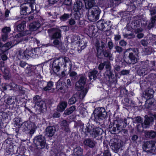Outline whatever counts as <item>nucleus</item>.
I'll use <instances>...</instances> for the list:
<instances>
[{"label":"nucleus","instance_id":"obj_1","mask_svg":"<svg viewBox=\"0 0 156 156\" xmlns=\"http://www.w3.org/2000/svg\"><path fill=\"white\" fill-rule=\"evenodd\" d=\"M69 65V71H70L71 69V63L69 58L66 57H62L59 58L55 60L52 64V68L53 71L55 73L58 72L61 66L62 65L65 67L67 66V64Z\"/></svg>","mask_w":156,"mask_h":156},{"label":"nucleus","instance_id":"obj_2","mask_svg":"<svg viewBox=\"0 0 156 156\" xmlns=\"http://www.w3.org/2000/svg\"><path fill=\"white\" fill-rule=\"evenodd\" d=\"M86 9H87L86 15L90 21L94 22L99 19L100 11L98 7Z\"/></svg>","mask_w":156,"mask_h":156},{"label":"nucleus","instance_id":"obj_3","mask_svg":"<svg viewBox=\"0 0 156 156\" xmlns=\"http://www.w3.org/2000/svg\"><path fill=\"white\" fill-rule=\"evenodd\" d=\"M20 14L22 15H26L33 12L36 9L35 4L24 3L20 6Z\"/></svg>","mask_w":156,"mask_h":156},{"label":"nucleus","instance_id":"obj_4","mask_svg":"<svg viewBox=\"0 0 156 156\" xmlns=\"http://www.w3.org/2000/svg\"><path fill=\"white\" fill-rule=\"evenodd\" d=\"M95 120L96 121L102 120L105 119L107 115L105 109L102 107L96 108L94 112Z\"/></svg>","mask_w":156,"mask_h":156},{"label":"nucleus","instance_id":"obj_5","mask_svg":"<svg viewBox=\"0 0 156 156\" xmlns=\"http://www.w3.org/2000/svg\"><path fill=\"white\" fill-rule=\"evenodd\" d=\"M121 123H111L109 125V130L112 133H114L116 131L118 132L122 130V132L124 134H126L127 133L128 131L126 129H122V125Z\"/></svg>","mask_w":156,"mask_h":156},{"label":"nucleus","instance_id":"obj_6","mask_svg":"<svg viewBox=\"0 0 156 156\" xmlns=\"http://www.w3.org/2000/svg\"><path fill=\"white\" fill-rule=\"evenodd\" d=\"M143 150L147 152L153 153L155 152L156 149L155 143L152 141H147L143 145Z\"/></svg>","mask_w":156,"mask_h":156},{"label":"nucleus","instance_id":"obj_7","mask_svg":"<svg viewBox=\"0 0 156 156\" xmlns=\"http://www.w3.org/2000/svg\"><path fill=\"white\" fill-rule=\"evenodd\" d=\"M110 144L112 150L115 153L117 152L122 146L121 140L115 138L110 140Z\"/></svg>","mask_w":156,"mask_h":156},{"label":"nucleus","instance_id":"obj_8","mask_svg":"<svg viewBox=\"0 0 156 156\" xmlns=\"http://www.w3.org/2000/svg\"><path fill=\"white\" fill-rule=\"evenodd\" d=\"M34 142L38 148H43L44 147L45 141L44 136L41 135H38L34 139Z\"/></svg>","mask_w":156,"mask_h":156},{"label":"nucleus","instance_id":"obj_9","mask_svg":"<svg viewBox=\"0 0 156 156\" xmlns=\"http://www.w3.org/2000/svg\"><path fill=\"white\" fill-rule=\"evenodd\" d=\"M140 65L144 66L147 71L149 73L152 70H154L155 68V63L154 61L150 62L148 60L145 62H141Z\"/></svg>","mask_w":156,"mask_h":156},{"label":"nucleus","instance_id":"obj_10","mask_svg":"<svg viewBox=\"0 0 156 156\" xmlns=\"http://www.w3.org/2000/svg\"><path fill=\"white\" fill-rule=\"evenodd\" d=\"M56 89L58 92L65 93L66 91V83L59 80L58 81L57 83Z\"/></svg>","mask_w":156,"mask_h":156},{"label":"nucleus","instance_id":"obj_11","mask_svg":"<svg viewBox=\"0 0 156 156\" xmlns=\"http://www.w3.org/2000/svg\"><path fill=\"white\" fill-rule=\"evenodd\" d=\"M97 26L99 30L105 31H108L110 28V27L108 25L107 23L102 20H99L97 22Z\"/></svg>","mask_w":156,"mask_h":156},{"label":"nucleus","instance_id":"obj_12","mask_svg":"<svg viewBox=\"0 0 156 156\" xmlns=\"http://www.w3.org/2000/svg\"><path fill=\"white\" fill-rule=\"evenodd\" d=\"M106 46V44L103 41H101L100 43L97 42L96 43V47L97 50V55L98 58L101 56V52L103 50H105V48Z\"/></svg>","mask_w":156,"mask_h":156},{"label":"nucleus","instance_id":"obj_13","mask_svg":"<svg viewBox=\"0 0 156 156\" xmlns=\"http://www.w3.org/2000/svg\"><path fill=\"white\" fill-rule=\"evenodd\" d=\"M37 49L34 50H28L27 49L25 51L26 59H28L30 58H35L38 57V55L36 52Z\"/></svg>","mask_w":156,"mask_h":156},{"label":"nucleus","instance_id":"obj_14","mask_svg":"<svg viewBox=\"0 0 156 156\" xmlns=\"http://www.w3.org/2000/svg\"><path fill=\"white\" fill-rule=\"evenodd\" d=\"M26 22L25 21H18L15 24L16 29L19 32L23 31L24 30V27L25 26Z\"/></svg>","mask_w":156,"mask_h":156},{"label":"nucleus","instance_id":"obj_15","mask_svg":"<svg viewBox=\"0 0 156 156\" xmlns=\"http://www.w3.org/2000/svg\"><path fill=\"white\" fill-rule=\"evenodd\" d=\"M46 135L48 137L53 136L56 131L55 128L53 126H48L46 128L45 130Z\"/></svg>","mask_w":156,"mask_h":156},{"label":"nucleus","instance_id":"obj_16","mask_svg":"<svg viewBox=\"0 0 156 156\" xmlns=\"http://www.w3.org/2000/svg\"><path fill=\"white\" fill-rule=\"evenodd\" d=\"M128 59L127 61V64H134L136 63L137 61V58L135 56L134 54L132 52L129 53L128 56Z\"/></svg>","mask_w":156,"mask_h":156},{"label":"nucleus","instance_id":"obj_17","mask_svg":"<svg viewBox=\"0 0 156 156\" xmlns=\"http://www.w3.org/2000/svg\"><path fill=\"white\" fill-rule=\"evenodd\" d=\"M34 125V123L28 121L25 122L23 126V132H25L26 133H28V131Z\"/></svg>","mask_w":156,"mask_h":156},{"label":"nucleus","instance_id":"obj_18","mask_svg":"<svg viewBox=\"0 0 156 156\" xmlns=\"http://www.w3.org/2000/svg\"><path fill=\"white\" fill-rule=\"evenodd\" d=\"M34 100L35 101L36 105L39 106L41 108H44V106H45V103L41 101L40 96L37 95L34 97Z\"/></svg>","mask_w":156,"mask_h":156},{"label":"nucleus","instance_id":"obj_19","mask_svg":"<svg viewBox=\"0 0 156 156\" xmlns=\"http://www.w3.org/2000/svg\"><path fill=\"white\" fill-rule=\"evenodd\" d=\"M85 3L86 9H90L91 8H94L96 3V0H83Z\"/></svg>","mask_w":156,"mask_h":156},{"label":"nucleus","instance_id":"obj_20","mask_svg":"<svg viewBox=\"0 0 156 156\" xmlns=\"http://www.w3.org/2000/svg\"><path fill=\"white\" fill-rule=\"evenodd\" d=\"M83 143L85 145L92 148L94 147L95 142L91 139L87 138L84 140Z\"/></svg>","mask_w":156,"mask_h":156},{"label":"nucleus","instance_id":"obj_21","mask_svg":"<svg viewBox=\"0 0 156 156\" xmlns=\"http://www.w3.org/2000/svg\"><path fill=\"white\" fill-rule=\"evenodd\" d=\"M86 78L85 77L81 76L78 81L76 83V88H81L83 87V86L85 83Z\"/></svg>","mask_w":156,"mask_h":156},{"label":"nucleus","instance_id":"obj_22","mask_svg":"<svg viewBox=\"0 0 156 156\" xmlns=\"http://www.w3.org/2000/svg\"><path fill=\"white\" fill-rule=\"evenodd\" d=\"M145 120L144 122V124L145 126H147L151 125L152 124L154 121V118L152 117H148L147 115H146L145 116Z\"/></svg>","mask_w":156,"mask_h":156},{"label":"nucleus","instance_id":"obj_23","mask_svg":"<svg viewBox=\"0 0 156 156\" xmlns=\"http://www.w3.org/2000/svg\"><path fill=\"white\" fill-rule=\"evenodd\" d=\"M154 92V91L152 89H148L145 91L144 97L148 100L153 98Z\"/></svg>","mask_w":156,"mask_h":156},{"label":"nucleus","instance_id":"obj_24","mask_svg":"<svg viewBox=\"0 0 156 156\" xmlns=\"http://www.w3.org/2000/svg\"><path fill=\"white\" fill-rule=\"evenodd\" d=\"M103 132V130L99 128H96L93 130V133L91 134L92 136L94 138H96L101 135Z\"/></svg>","mask_w":156,"mask_h":156},{"label":"nucleus","instance_id":"obj_25","mask_svg":"<svg viewBox=\"0 0 156 156\" xmlns=\"http://www.w3.org/2000/svg\"><path fill=\"white\" fill-rule=\"evenodd\" d=\"M78 91H80L79 97L80 99H83L86 95L88 90L86 88L82 87L81 88H76Z\"/></svg>","mask_w":156,"mask_h":156},{"label":"nucleus","instance_id":"obj_26","mask_svg":"<svg viewBox=\"0 0 156 156\" xmlns=\"http://www.w3.org/2000/svg\"><path fill=\"white\" fill-rule=\"evenodd\" d=\"M82 7V2L80 1H77L74 3L73 9L74 11L77 12L81 9Z\"/></svg>","mask_w":156,"mask_h":156},{"label":"nucleus","instance_id":"obj_27","mask_svg":"<svg viewBox=\"0 0 156 156\" xmlns=\"http://www.w3.org/2000/svg\"><path fill=\"white\" fill-rule=\"evenodd\" d=\"M94 129L91 126L89 125L88 126H87L84 127V128L83 129V132L87 135H88L89 134L91 135Z\"/></svg>","mask_w":156,"mask_h":156},{"label":"nucleus","instance_id":"obj_28","mask_svg":"<svg viewBox=\"0 0 156 156\" xmlns=\"http://www.w3.org/2000/svg\"><path fill=\"white\" fill-rule=\"evenodd\" d=\"M144 132L145 136L147 138H153L156 137V132L154 131L146 130Z\"/></svg>","mask_w":156,"mask_h":156},{"label":"nucleus","instance_id":"obj_29","mask_svg":"<svg viewBox=\"0 0 156 156\" xmlns=\"http://www.w3.org/2000/svg\"><path fill=\"white\" fill-rule=\"evenodd\" d=\"M74 17L71 18L68 21L69 24L70 26L74 25L75 24L76 21L80 20V17L76 13L74 14Z\"/></svg>","mask_w":156,"mask_h":156},{"label":"nucleus","instance_id":"obj_30","mask_svg":"<svg viewBox=\"0 0 156 156\" xmlns=\"http://www.w3.org/2000/svg\"><path fill=\"white\" fill-rule=\"evenodd\" d=\"M103 54L104 56L106 57H108L109 60L112 61L113 59V58L112 57V54L111 53V51L108 50H103L102 51Z\"/></svg>","mask_w":156,"mask_h":156},{"label":"nucleus","instance_id":"obj_31","mask_svg":"<svg viewBox=\"0 0 156 156\" xmlns=\"http://www.w3.org/2000/svg\"><path fill=\"white\" fill-rule=\"evenodd\" d=\"M67 102L65 101H62L61 102L57 107V110L59 112L63 111L67 106Z\"/></svg>","mask_w":156,"mask_h":156},{"label":"nucleus","instance_id":"obj_32","mask_svg":"<svg viewBox=\"0 0 156 156\" xmlns=\"http://www.w3.org/2000/svg\"><path fill=\"white\" fill-rule=\"evenodd\" d=\"M98 73V71L96 70H93L88 73V76L90 79L91 80L92 79L95 80L97 77V75Z\"/></svg>","mask_w":156,"mask_h":156},{"label":"nucleus","instance_id":"obj_33","mask_svg":"<svg viewBox=\"0 0 156 156\" xmlns=\"http://www.w3.org/2000/svg\"><path fill=\"white\" fill-rule=\"evenodd\" d=\"M144 66H143L142 67H140L137 70V73L140 76L145 75L149 73L147 69L145 68Z\"/></svg>","mask_w":156,"mask_h":156},{"label":"nucleus","instance_id":"obj_34","mask_svg":"<svg viewBox=\"0 0 156 156\" xmlns=\"http://www.w3.org/2000/svg\"><path fill=\"white\" fill-rule=\"evenodd\" d=\"M40 26V24L38 22H34L29 25L30 29L32 31L36 30Z\"/></svg>","mask_w":156,"mask_h":156},{"label":"nucleus","instance_id":"obj_35","mask_svg":"<svg viewBox=\"0 0 156 156\" xmlns=\"http://www.w3.org/2000/svg\"><path fill=\"white\" fill-rule=\"evenodd\" d=\"M151 22L149 23L147 26V28L149 30L154 26L156 20V16H152L151 18Z\"/></svg>","mask_w":156,"mask_h":156},{"label":"nucleus","instance_id":"obj_36","mask_svg":"<svg viewBox=\"0 0 156 156\" xmlns=\"http://www.w3.org/2000/svg\"><path fill=\"white\" fill-rule=\"evenodd\" d=\"M78 99V95L75 94L69 99L68 103L70 105L73 104L77 101Z\"/></svg>","mask_w":156,"mask_h":156},{"label":"nucleus","instance_id":"obj_37","mask_svg":"<svg viewBox=\"0 0 156 156\" xmlns=\"http://www.w3.org/2000/svg\"><path fill=\"white\" fill-rule=\"evenodd\" d=\"M140 25V21L139 20L133 21L131 24V27L133 29H135L139 27Z\"/></svg>","mask_w":156,"mask_h":156},{"label":"nucleus","instance_id":"obj_38","mask_svg":"<svg viewBox=\"0 0 156 156\" xmlns=\"http://www.w3.org/2000/svg\"><path fill=\"white\" fill-rule=\"evenodd\" d=\"M76 109V107L73 105L68 108L64 112V114L66 115H69L72 113Z\"/></svg>","mask_w":156,"mask_h":156},{"label":"nucleus","instance_id":"obj_39","mask_svg":"<svg viewBox=\"0 0 156 156\" xmlns=\"http://www.w3.org/2000/svg\"><path fill=\"white\" fill-rule=\"evenodd\" d=\"M75 155L76 156H81L83 154V149L80 147H77L74 150Z\"/></svg>","mask_w":156,"mask_h":156},{"label":"nucleus","instance_id":"obj_40","mask_svg":"<svg viewBox=\"0 0 156 156\" xmlns=\"http://www.w3.org/2000/svg\"><path fill=\"white\" fill-rule=\"evenodd\" d=\"M78 44V51L84 49L86 47V44L84 41H77V44Z\"/></svg>","mask_w":156,"mask_h":156},{"label":"nucleus","instance_id":"obj_41","mask_svg":"<svg viewBox=\"0 0 156 156\" xmlns=\"http://www.w3.org/2000/svg\"><path fill=\"white\" fill-rule=\"evenodd\" d=\"M25 53V51H23L22 50H20L19 51L18 55H17V58L19 59H26V55Z\"/></svg>","mask_w":156,"mask_h":156},{"label":"nucleus","instance_id":"obj_42","mask_svg":"<svg viewBox=\"0 0 156 156\" xmlns=\"http://www.w3.org/2000/svg\"><path fill=\"white\" fill-rule=\"evenodd\" d=\"M148 8L149 10L151 15L156 14V6H152L151 4H149L148 6Z\"/></svg>","mask_w":156,"mask_h":156},{"label":"nucleus","instance_id":"obj_43","mask_svg":"<svg viewBox=\"0 0 156 156\" xmlns=\"http://www.w3.org/2000/svg\"><path fill=\"white\" fill-rule=\"evenodd\" d=\"M61 37V31L59 30L53 34L51 37V40L52 39H60Z\"/></svg>","mask_w":156,"mask_h":156},{"label":"nucleus","instance_id":"obj_44","mask_svg":"<svg viewBox=\"0 0 156 156\" xmlns=\"http://www.w3.org/2000/svg\"><path fill=\"white\" fill-rule=\"evenodd\" d=\"M8 115L6 112H0V120L2 122L7 118Z\"/></svg>","mask_w":156,"mask_h":156},{"label":"nucleus","instance_id":"obj_45","mask_svg":"<svg viewBox=\"0 0 156 156\" xmlns=\"http://www.w3.org/2000/svg\"><path fill=\"white\" fill-rule=\"evenodd\" d=\"M53 82L50 81L48 83L47 86L43 88L42 90L44 91L50 90L51 89V87L53 86Z\"/></svg>","mask_w":156,"mask_h":156},{"label":"nucleus","instance_id":"obj_46","mask_svg":"<svg viewBox=\"0 0 156 156\" xmlns=\"http://www.w3.org/2000/svg\"><path fill=\"white\" fill-rule=\"evenodd\" d=\"M113 75V73L111 70H106L104 74L105 77L109 79L112 78V76Z\"/></svg>","mask_w":156,"mask_h":156},{"label":"nucleus","instance_id":"obj_47","mask_svg":"<svg viewBox=\"0 0 156 156\" xmlns=\"http://www.w3.org/2000/svg\"><path fill=\"white\" fill-rule=\"evenodd\" d=\"M123 103L125 105L128 106H132L134 105L133 101L129 100L128 98H125L124 99Z\"/></svg>","mask_w":156,"mask_h":156},{"label":"nucleus","instance_id":"obj_48","mask_svg":"<svg viewBox=\"0 0 156 156\" xmlns=\"http://www.w3.org/2000/svg\"><path fill=\"white\" fill-rule=\"evenodd\" d=\"M54 40L53 44L54 45L58 48H60L59 47L62 45V43L60 41V39H53Z\"/></svg>","mask_w":156,"mask_h":156},{"label":"nucleus","instance_id":"obj_49","mask_svg":"<svg viewBox=\"0 0 156 156\" xmlns=\"http://www.w3.org/2000/svg\"><path fill=\"white\" fill-rule=\"evenodd\" d=\"M4 74V77L5 79L8 80L11 77L9 72L7 68H4V71L3 72Z\"/></svg>","mask_w":156,"mask_h":156},{"label":"nucleus","instance_id":"obj_50","mask_svg":"<svg viewBox=\"0 0 156 156\" xmlns=\"http://www.w3.org/2000/svg\"><path fill=\"white\" fill-rule=\"evenodd\" d=\"M70 17V15L69 14L64 13L61 16L60 19L62 21H65L67 20Z\"/></svg>","mask_w":156,"mask_h":156},{"label":"nucleus","instance_id":"obj_51","mask_svg":"<svg viewBox=\"0 0 156 156\" xmlns=\"http://www.w3.org/2000/svg\"><path fill=\"white\" fill-rule=\"evenodd\" d=\"M147 128V126H145L143 123L139 124L137 126V129L140 132H142L143 131L144 129V128Z\"/></svg>","mask_w":156,"mask_h":156},{"label":"nucleus","instance_id":"obj_52","mask_svg":"<svg viewBox=\"0 0 156 156\" xmlns=\"http://www.w3.org/2000/svg\"><path fill=\"white\" fill-rule=\"evenodd\" d=\"M24 89V88H23L22 86L17 85L15 90L19 91L21 94H24L25 91Z\"/></svg>","mask_w":156,"mask_h":156},{"label":"nucleus","instance_id":"obj_53","mask_svg":"<svg viewBox=\"0 0 156 156\" xmlns=\"http://www.w3.org/2000/svg\"><path fill=\"white\" fill-rule=\"evenodd\" d=\"M114 48L115 50V52H117L119 54L121 53L123 51V48L118 45H116L115 47Z\"/></svg>","mask_w":156,"mask_h":156},{"label":"nucleus","instance_id":"obj_54","mask_svg":"<svg viewBox=\"0 0 156 156\" xmlns=\"http://www.w3.org/2000/svg\"><path fill=\"white\" fill-rule=\"evenodd\" d=\"M15 102L14 99L12 97H9L7 99L6 103L9 105L14 104Z\"/></svg>","mask_w":156,"mask_h":156},{"label":"nucleus","instance_id":"obj_55","mask_svg":"<svg viewBox=\"0 0 156 156\" xmlns=\"http://www.w3.org/2000/svg\"><path fill=\"white\" fill-rule=\"evenodd\" d=\"M11 31V29L9 27H5L2 29V31L4 34H8Z\"/></svg>","mask_w":156,"mask_h":156},{"label":"nucleus","instance_id":"obj_56","mask_svg":"<svg viewBox=\"0 0 156 156\" xmlns=\"http://www.w3.org/2000/svg\"><path fill=\"white\" fill-rule=\"evenodd\" d=\"M69 76L71 77V79L74 80L76 79L77 76V73L74 71H71L69 73Z\"/></svg>","mask_w":156,"mask_h":156},{"label":"nucleus","instance_id":"obj_57","mask_svg":"<svg viewBox=\"0 0 156 156\" xmlns=\"http://www.w3.org/2000/svg\"><path fill=\"white\" fill-rule=\"evenodd\" d=\"M134 119H135V123H139V124L143 123V119L140 116L135 117L134 118Z\"/></svg>","mask_w":156,"mask_h":156},{"label":"nucleus","instance_id":"obj_58","mask_svg":"<svg viewBox=\"0 0 156 156\" xmlns=\"http://www.w3.org/2000/svg\"><path fill=\"white\" fill-rule=\"evenodd\" d=\"M123 35L125 38H126L128 39L133 38L135 36V35H134V34L132 33H130L129 34H125Z\"/></svg>","mask_w":156,"mask_h":156},{"label":"nucleus","instance_id":"obj_59","mask_svg":"<svg viewBox=\"0 0 156 156\" xmlns=\"http://www.w3.org/2000/svg\"><path fill=\"white\" fill-rule=\"evenodd\" d=\"M127 44V42L123 39L121 40L119 42V45L123 47L126 46Z\"/></svg>","mask_w":156,"mask_h":156},{"label":"nucleus","instance_id":"obj_60","mask_svg":"<svg viewBox=\"0 0 156 156\" xmlns=\"http://www.w3.org/2000/svg\"><path fill=\"white\" fill-rule=\"evenodd\" d=\"M140 43L144 47L147 46L148 44V41L145 39L142 40L140 41Z\"/></svg>","mask_w":156,"mask_h":156},{"label":"nucleus","instance_id":"obj_61","mask_svg":"<svg viewBox=\"0 0 156 156\" xmlns=\"http://www.w3.org/2000/svg\"><path fill=\"white\" fill-rule=\"evenodd\" d=\"M19 65L21 67L24 68L25 67H27L28 65L26 62L24 61H21L19 64Z\"/></svg>","mask_w":156,"mask_h":156},{"label":"nucleus","instance_id":"obj_62","mask_svg":"<svg viewBox=\"0 0 156 156\" xmlns=\"http://www.w3.org/2000/svg\"><path fill=\"white\" fill-rule=\"evenodd\" d=\"M36 129V127L35 126V124H34V125L33 126H32V127L29 130L30 131L28 133H29L30 135L33 134L35 131Z\"/></svg>","mask_w":156,"mask_h":156},{"label":"nucleus","instance_id":"obj_63","mask_svg":"<svg viewBox=\"0 0 156 156\" xmlns=\"http://www.w3.org/2000/svg\"><path fill=\"white\" fill-rule=\"evenodd\" d=\"M106 63V62H104V63H101L99 64L98 67V69L99 70L101 71L103 69L105 66V63Z\"/></svg>","mask_w":156,"mask_h":156},{"label":"nucleus","instance_id":"obj_64","mask_svg":"<svg viewBox=\"0 0 156 156\" xmlns=\"http://www.w3.org/2000/svg\"><path fill=\"white\" fill-rule=\"evenodd\" d=\"M71 40L73 42L75 43L76 44H77V41H79L78 40V38L77 37L74 36H72L71 38Z\"/></svg>","mask_w":156,"mask_h":156}]
</instances>
